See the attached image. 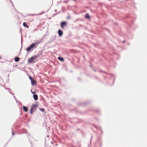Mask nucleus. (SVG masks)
Wrapping results in <instances>:
<instances>
[{
  "label": "nucleus",
  "instance_id": "f257e3e1",
  "mask_svg": "<svg viewBox=\"0 0 147 147\" xmlns=\"http://www.w3.org/2000/svg\"><path fill=\"white\" fill-rule=\"evenodd\" d=\"M37 106L38 105L37 104H34L32 105L30 109V113L31 114H33V111L36 110Z\"/></svg>",
  "mask_w": 147,
  "mask_h": 147
},
{
  "label": "nucleus",
  "instance_id": "f03ea898",
  "mask_svg": "<svg viewBox=\"0 0 147 147\" xmlns=\"http://www.w3.org/2000/svg\"><path fill=\"white\" fill-rule=\"evenodd\" d=\"M35 44L34 43L32 44L27 49V50L28 51H30L31 49H33V47L35 46Z\"/></svg>",
  "mask_w": 147,
  "mask_h": 147
},
{
  "label": "nucleus",
  "instance_id": "7ed1b4c3",
  "mask_svg": "<svg viewBox=\"0 0 147 147\" xmlns=\"http://www.w3.org/2000/svg\"><path fill=\"white\" fill-rule=\"evenodd\" d=\"M36 56H34L28 59V62L29 63H32L33 62L34 59H35L37 58Z\"/></svg>",
  "mask_w": 147,
  "mask_h": 147
},
{
  "label": "nucleus",
  "instance_id": "20e7f679",
  "mask_svg": "<svg viewBox=\"0 0 147 147\" xmlns=\"http://www.w3.org/2000/svg\"><path fill=\"white\" fill-rule=\"evenodd\" d=\"M67 24V23L66 22H62L61 24V27L62 28H63L64 26H66Z\"/></svg>",
  "mask_w": 147,
  "mask_h": 147
},
{
  "label": "nucleus",
  "instance_id": "39448f33",
  "mask_svg": "<svg viewBox=\"0 0 147 147\" xmlns=\"http://www.w3.org/2000/svg\"><path fill=\"white\" fill-rule=\"evenodd\" d=\"M59 35V36H61L63 34V32L62 31L60 30H59L58 31Z\"/></svg>",
  "mask_w": 147,
  "mask_h": 147
},
{
  "label": "nucleus",
  "instance_id": "423d86ee",
  "mask_svg": "<svg viewBox=\"0 0 147 147\" xmlns=\"http://www.w3.org/2000/svg\"><path fill=\"white\" fill-rule=\"evenodd\" d=\"M23 25L24 27H26L27 28H29V26L27 25V23L25 22L23 23Z\"/></svg>",
  "mask_w": 147,
  "mask_h": 147
},
{
  "label": "nucleus",
  "instance_id": "0eeeda50",
  "mask_svg": "<svg viewBox=\"0 0 147 147\" xmlns=\"http://www.w3.org/2000/svg\"><path fill=\"white\" fill-rule=\"evenodd\" d=\"M33 97L35 100H38V96L36 94H34L33 95Z\"/></svg>",
  "mask_w": 147,
  "mask_h": 147
},
{
  "label": "nucleus",
  "instance_id": "6e6552de",
  "mask_svg": "<svg viewBox=\"0 0 147 147\" xmlns=\"http://www.w3.org/2000/svg\"><path fill=\"white\" fill-rule=\"evenodd\" d=\"M31 84L32 85H34L36 84V81L34 80L33 79L31 81Z\"/></svg>",
  "mask_w": 147,
  "mask_h": 147
},
{
  "label": "nucleus",
  "instance_id": "1a4fd4ad",
  "mask_svg": "<svg viewBox=\"0 0 147 147\" xmlns=\"http://www.w3.org/2000/svg\"><path fill=\"white\" fill-rule=\"evenodd\" d=\"M23 108L24 111L27 112L28 111V108L26 107L23 106Z\"/></svg>",
  "mask_w": 147,
  "mask_h": 147
},
{
  "label": "nucleus",
  "instance_id": "9d476101",
  "mask_svg": "<svg viewBox=\"0 0 147 147\" xmlns=\"http://www.w3.org/2000/svg\"><path fill=\"white\" fill-rule=\"evenodd\" d=\"M58 59L60 61H64V59L63 58L60 57H58Z\"/></svg>",
  "mask_w": 147,
  "mask_h": 147
},
{
  "label": "nucleus",
  "instance_id": "9b49d317",
  "mask_svg": "<svg viewBox=\"0 0 147 147\" xmlns=\"http://www.w3.org/2000/svg\"><path fill=\"white\" fill-rule=\"evenodd\" d=\"M20 60V58L18 57H17L15 59V61L16 62H18Z\"/></svg>",
  "mask_w": 147,
  "mask_h": 147
},
{
  "label": "nucleus",
  "instance_id": "f8f14e48",
  "mask_svg": "<svg viewBox=\"0 0 147 147\" xmlns=\"http://www.w3.org/2000/svg\"><path fill=\"white\" fill-rule=\"evenodd\" d=\"M85 17H86V18H90L88 14H87L86 15Z\"/></svg>",
  "mask_w": 147,
  "mask_h": 147
},
{
  "label": "nucleus",
  "instance_id": "ddd939ff",
  "mask_svg": "<svg viewBox=\"0 0 147 147\" xmlns=\"http://www.w3.org/2000/svg\"><path fill=\"white\" fill-rule=\"evenodd\" d=\"M40 109L42 111H43L44 110V109Z\"/></svg>",
  "mask_w": 147,
  "mask_h": 147
},
{
  "label": "nucleus",
  "instance_id": "4468645a",
  "mask_svg": "<svg viewBox=\"0 0 147 147\" xmlns=\"http://www.w3.org/2000/svg\"><path fill=\"white\" fill-rule=\"evenodd\" d=\"M29 78L31 81L33 79L30 76L29 77Z\"/></svg>",
  "mask_w": 147,
  "mask_h": 147
},
{
  "label": "nucleus",
  "instance_id": "2eb2a0df",
  "mask_svg": "<svg viewBox=\"0 0 147 147\" xmlns=\"http://www.w3.org/2000/svg\"><path fill=\"white\" fill-rule=\"evenodd\" d=\"M31 92H32V94H34L35 93V92H32V91H31Z\"/></svg>",
  "mask_w": 147,
  "mask_h": 147
},
{
  "label": "nucleus",
  "instance_id": "dca6fc26",
  "mask_svg": "<svg viewBox=\"0 0 147 147\" xmlns=\"http://www.w3.org/2000/svg\"><path fill=\"white\" fill-rule=\"evenodd\" d=\"M12 134H13V135L14 134L13 132H12Z\"/></svg>",
  "mask_w": 147,
  "mask_h": 147
},
{
  "label": "nucleus",
  "instance_id": "f3484780",
  "mask_svg": "<svg viewBox=\"0 0 147 147\" xmlns=\"http://www.w3.org/2000/svg\"><path fill=\"white\" fill-rule=\"evenodd\" d=\"M41 14L40 13V14H39V15H40Z\"/></svg>",
  "mask_w": 147,
  "mask_h": 147
},
{
  "label": "nucleus",
  "instance_id": "a211bd4d",
  "mask_svg": "<svg viewBox=\"0 0 147 147\" xmlns=\"http://www.w3.org/2000/svg\"><path fill=\"white\" fill-rule=\"evenodd\" d=\"M1 57H0V59H1Z\"/></svg>",
  "mask_w": 147,
  "mask_h": 147
},
{
  "label": "nucleus",
  "instance_id": "6ab92c4d",
  "mask_svg": "<svg viewBox=\"0 0 147 147\" xmlns=\"http://www.w3.org/2000/svg\"><path fill=\"white\" fill-rule=\"evenodd\" d=\"M75 0H74V1H75Z\"/></svg>",
  "mask_w": 147,
  "mask_h": 147
}]
</instances>
